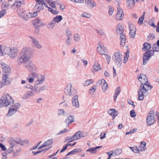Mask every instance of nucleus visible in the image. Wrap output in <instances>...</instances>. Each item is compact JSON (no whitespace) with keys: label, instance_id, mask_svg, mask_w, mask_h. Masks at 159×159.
<instances>
[{"label":"nucleus","instance_id":"obj_1","mask_svg":"<svg viewBox=\"0 0 159 159\" xmlns=\"http://www.w3.org/2000/svg\"><path fill=\"white\" fill-rule=\"evenodd\" d=\"M139 81L141 83L139 90L138 91V99L139 100H143L144 98V94L147 95L148 92L147 90H151L152 87L148 83V79L146 75L144 74H141L139 77Z\"/></svg>","mask_w":159,"mask_h":159},{"label":"nucleus","instance_id":"obj_2","mask_svg":"<svg viewBox=\"0 0 159 159\" xmlns=\"http://www.w3.org/2000/svg\"><path fill=\"white\" fill-rule=\"evenodd\" d=\"M1 66L4 74L3 75L2 79L0 82V88H1L5 85L8 84L11 82L10 79L8 76V74L11 72L10 67L4 63L1 64Z\"/></svg>","mask_w":159,"mask_h":159},{"label":"nucleus","instance_id":"obj_3","mask_svg":"<svg viewBox=\"0 0 159 159\" xmlns=\"http://www.w3.org/2000/svg\"><path fill=\"white\" fill-rule=\"evenodd\" d=\"M13 103L14 101L11 97L8 94H4L0 99V108L11 106Z\"/></svg>","mask_w":159,"mask_h":159},{"label":"nucleus","instance_id":"obj_4","mask_svg":"<svg viewBox=\"0 0 159 159\" xmlns=\"http://www.w3.org/2000/svg\"><path fill=\"white\" fill-rule=\"evenodd\" d=\"M18 49L16 48H11L5 47L3 49V52L8 55L12 59L16 58L18 53Z\"/></svg>","mask_w":159,"mask_h":159},{"label":"nucleus","instance_id":"obj_5","mask_svg":"<svg viewBox=\"0 0 159 159\" xmlns=\"http://www.w3.org/2000/svg\"><path fill=\"white\" fill-rule=\"evenodd\" d=\"M32 52L29 48L25 47L23 48L20 52V55L27 60L28 61L29 58L32 56Z\"/></svg>","mask_w":159,"mask_h":159},{"label":"nucleus","instance_id":"obj_6","mask_svg":"<svg viewBox=\"0 0 159 159\" xmlns=\"http://www.w3.org/2000/svg\"><path fill=\"white\" fill-rule=\"evenodd\" d=\"M113 60L118 67H120L122 64V55L119 52H115L113 56Z\"/></svg>","mask_w":159,"mask_h":159},{"label":"nucleus","instance_id":"obj_7","mask_svg":"<svg viewBox=\"0 0 159 159\" xmlns=\"http://www.w3.org/2000/svg\"><path fill=\"white\" fill-rule=\"evenodd\" d=\"M30 76L32 78H34V80H37L34 84V91H35V93H37L40 91V80H39V75L36 73L32 72L30 75Z\"/></svg>","mask_w":159,"mask_h":159},{"label":"nucleus","instance_id":"obj_8","mask_svg":"<svg viewBox=\"0 0 159 159\" xmlns=\"http://www.w3.org/2000/svg\"><path fill=\"white\" fill-rule=\"evenodd\" d=\"M153 54L154 51L152 50H150L144 53L143 58V64L144 65L146 64Z\"/></svg>","mask_w":159,"mask_h":159},{"label":"nucleus","instance_id":"obj_9","mask_svg":"<svg viewBox=\"0 0 159 159\" xmlns=\"http://www.w3.org/2000/svg\"><path fill=\"white\" fill-rule=\"evenodd\" d=\"M72 87L71 84L67 85L64 89V93L66 95L71 96L75 94V90Z\"/></svg>","mask_w":159,"mask_h":159},{"label":"nucleus","instance_id":"obj_10","mask_svg":"<svg viewBox=\"0 0 159 159\" xmlns=\"http://www.w3.org/2000/svg\"><path fill=\"white\" fill-rule=\"evenodd\" d=\"M155 121L154 111L153 110H151L147 116V124L148 125H150L153 124Z\"/></svg>","mask_w":159,"mask_h":159},{"label":"nucleus","instance_id":"obj_11","mask_svg":"<svg viewBox=\"0 0 159 159\" xmlns=\"http://www.w3.org/2000/svg\"><path fill=\"white\" fill-rule=\"evenodd\" d=\"M18 14L19 16L21 17L23 19L27 20L30 18V12L25 13V11L22 9L18 11Z\"/></svg>","mask_w":159,"mask_h":159},{"label":"nucleus","instance_id":"obj_12","mask_svg":"<svg viewBox=\"0 0 159 159\" xmlns=\"http://www.w3.org/2000/svg\"><path fill=\"white\" fill-rule=\"evenodd\" d=\"M53 142V141L52 139H48L45 141L43 144L40 146V153L43 152H44L45 151H46L49 149L51 147H49L48 148L41 149L43 148L51 145L52 143Z\"/></svg>","mask_w":159,"mask_h":159},{"label":"nucleus","instance_id":"obj_13","mask_svg":"<svg viewBox=\"0 0 159 159\" xmlns=\"http://www.w3.org/2000/svg\"><path fill=\"white\" fill-rule=\"evenodd\" d=\"M97 50L98 52L101 55H106V53H108L107 49L104 45H98Z\"/></svg>","mask_w":159,"mask_h":159},{"label":"nucleus","instance_id":"obj_14","mask_svg":"<svg viewBox=\"0 0 159 159\" xmlns=\"http://www.w3.org/2000/svg\"><path fill=\"white\" fill-rule=\"evenodd\" d=\"M124 14L121 9L119 6L117 7V13L115 16V19L118 20H122L124 17Z\"/></svg>","mask_w":159,"mask_h":159},{"label":"nucleus","instance_id":"obj_15","mask_svg":"<svg viewBox=\"0 0 159 159\" xmlns=\"http://www.w3.org/2000/svg\"><path fill=\"white\" fill-rule=\"evenodd\" d=\"M25 66L30 71H33L36 70V67L29 60L25 64Z\"/></svg>","mask_w":159,"mask_h":159},{"label":"nucleus","instance_id":"obj_16","mask_svg":"<svg viewBox=\"0 0 159 159\" xmlns=\"http://www.w3.org/2000/svg\"><path fill=\"white\" fill-rule=\"evenodd\" d=\"M10 5V4L6 2H3L2 5V8H3L4 10L0 12V18L4 15L6 13L5 11L8 9Z\"/></svg>","mask_w":159,"mask_h":159},{"label":"nucleus","instance_id":"obj_17","mask_svg":"<svg viewBox=\"0 0 159 159\" xmlns=\"http://www.w3.org/2000/svg\"><path fill=\"white\" fill-rule=\"evenodd\" d=\"M78 98V95H76L73 98L72 100V105L73 107L76 108H79L80 106V104Z\"/></svg>","mask_w":159,"mask_h":159},{"label":"nucleus","instance_id":"obj_18","mask_svg":"<svg viewBox=\"0 0 159 159\" xmlns=\"http://www.w3.org/2000/svg\"><path fill=\"white\" fill-rule=\"evenodd\" d=\"M28 60L23 57L20 54L17 59V64L18 65H20L23 62L24 63V65L26 64Z\"/></svg>","mask_w":159,"mask_h":159},{"label":"nucleus","instance_id":"obj_19","mask_svg":"<svg viewBox=\"0 0 159 159\" xmlns=\"http://www.w3.org/2000/svg\"><path fill=\"white\" fill-rule=\"evenodd\" d=\"M85 136L82 132L80 131H78L76 132L75 134L73 136V139L75 141L80 139V138Z\"/></svg>","mask_w":159,"mask_h":159},{"label":"nucleus","instance_id":"obj_20","mask_svg":"<svg viewBox=\"0 0 159 159\" xmlns=\"http://www.w3.org/2000/svg\"><path fill=\"white\" fill-rule=\"evenodd\" d=\"M85 3L91 8H93L97 6L96 3L93 0H85Z\"/></svg>","mask_w":159,"mask_h":159},{"label":"nucleus","instance_id":"obj_21","mask_svg":"<svg viewBox=\"0 0 159 159\" xmlns=\"http://www.w3.org/2000/svg\"><path fill=\"white\" fill-rule=\"evenodd\" d=\"M32 22L33 25L35 28L36 31L39 32V31H36L37 29L39 28L40 26V19L37 18L32 21Z\"/></svg>","mask_w":159,"mask_h":159},{"label":"nucleus","instance_id":"obj_22","mask_svg":"<svg viewBox=\"0 0 159 159\" xmlns=\"http://www.w3.org/2000/svg\"><path fill=\"white\" fill-rule=\"evenodd\" d=\"M102 147V146H96L95 147H91L86 150V151L89 152L91 154L96 153L97 152V149Z\"/></svg>","mask_w":159,"mask_h":159},{"label":"nucleus","instance_id":"obj_23","mask_svg":"<svg viewBox=\"0 0 159 159\" xmlns=\"http://www.w3.org/2000/svg\"><path fill=\"white\" fill-rule=\"evenodd\" d=\"M11 106L10 109L16 112L20 107V105L19 103H13Z\"/></svg>","mask_w":159,"mask_h":159},{"label":"nucleus","instance_id":"obj_24","mask_svg":"<svg viewBox=\"0 0 159 159\" xmlns=\"http://www.w3.org/2000/svg\"><path fill=\"white\" fill-rule=\"evenodd\" d=\"M35 93L34 92V91L31 90L28 91L23 96V98L24 99H27L30 98V97L33 95Z\"/></svg>","mask_w":159,"mask_h":159},{"label":"nucleus","instance_id":"obj_25","mask_svg":"<svg viewBox=\"0 0 159 159\" xmlns=\"http://www.w3.org/2000/svg\"><path fill=\"white\" fill-rule=\"evenodd\" d=\"M120 40L121 46L122 47L124 46L125 43L126 38L125 35L124 34L120 35Z\"/></svg>","mask_w":159,"mask_h":159},{"label":"nucleus","instance_id":"obj_26","mask_svg":"<svg viewBox=\"0 0 159 159\" xmlns=\"http://www.w3.org/2000/svg\"><path fill=\"white\" fill-rule=\"evenodd\" d=\"M116 112V110L113 109H110L108 111V113L111 115L112 116V120H113L115 118L116 116H117V115L115 114Z\"/></svg>","mask_w":159,"mask_h":159},{"label":"nucleus","instance_id":"obj_27","mask_svg":"<svg viewBox=\"0 0 159 159\" xmlns=\"http://www.w3.org/2000/svg\"><path fill=\"white\" fill-rule=\"evenodd\" d=\"M124 30L121 25L119 24L116 29V31L117 34L120 35L123 34Z\"/></svg>","mask_w":159,"mask_h":159},{"label":"nucleus","instance_id":"obj_28","mask_svg":"<svg viewBox=\"0 0 159 159\" xmlns=\"http://www.w3.org/2000/svg\"><path fill=\"white\" fill-rule=\"evenodd\" d=\"M136 0H127V7L132 8L134 6L135 3H137Z\"/></svg>","mask_w":159,"mask_h":159},{"label":"nucleus","instance_id":"obj_29","mask_svg":"<svg viewBox=\"0 0 159 159\" xmlns=\"http://www.w3.org/2000/svg\"><path fill=\"white\" fill-rule=\"evenodd\" d=\"M143 47L142 48V50L143 51H145L150 49L151 48V45L147 42H145L143 44Z\"/></svg>","mask_w":159,"mask_h":159},{"label":"nucleus","instance_id":"obj_30","mask_svg":"<svg viewBox=\"0 0 159 159\" xmlns=\"http://www.w3.org/2000/svg\"><path fill=\"white\" fill-rule=\"evenodd\" d=\"M30 38H31L32 40L33 46L38 48H39V41H38L36 39L32 37H30Z\"/></svg>","mask_w":159,"mask_h":159},{"label":"nucleus","instance_id":"obj_31","mask_svg":"<svg viewBox=\"0 0 159 159\" xmlns=\"http://www.w3.org/2000/svg\"><path fill=\"white\" fill-rule=\"evenodd\" d=\"M146 142L145 141H142L141 142V145L139 147L140 151H145L146 150Z\"/></svg>","mask_w":159,"mask_h":159},{"label":"nucleus","instance_id":"obj_32","mask_svg":"<svg viewBox=\"0 0 159 159\" xmlns=\"http://www.w3.org/2000/svg\"><path fill=\"white\" fill-rule=\"evenodd\" d=\"M120 87H117L115 90V94L113 96L115 101L116 100L118 96L120 94Z\"/></svg>","mask_w":159,"mask_h":159},{"label":"nucleus","instance_id":"obj_33","mask_svg":"<svg viewBox=\"0 0 159 159\" xmlns=\"http://www.w3.org/2000/svg\"><path fill=\"white\" fill-rule=\"evenodd\" d=\"M82 151V150L80 149L75 148L70 151L66 155V156H69L71 154H74L76 152H80Z\"/></svg>","mask_w":159,"mask_h":159},{"label":"nucleus","instance_id":"obj_34","mask_svg":"<svg viewBox=\"0 0 159 159\" xmlns=\"http://www.w3.org/2000/svg\"><path fill=\"white\" fill-rule=\"evenodd\" d=\"M75 143H76V142H74L72 144V145H71V143H68V144H67L64 145L63 146V148L60 151V152H61V153L62 152L64 151H65V150H66L67 149V148L68 146H74L75 144Z\"/></svg>","mask_w":159,"mask_h":159},{"label":"nucleus","instance_id":"obj_35","mask_svg":"<svg viewBox=\"0 0 159 159\" xmlns=\"http://www.w3.org/2000/svg\"><path fill=\"white\" fill-rule=\"evenodd\" d=\"M129 29L130 31H132L133 32H136V28L134 25L129 22L128 23Z\"/></svg>","mask_w":159,"mask_h":159},{"label":"nucleus","instance_id":"obj_36","mask_svg":"<svg viewBox=\"0 0 159 159\" xmlns=\"http://www.w3.org/2000/svg\"><path fill=\"white\" fill-rule=\"evenodd\" d=\"M93 68L95 71H99L101 70L100 65L98 63H95L93 65Z\"/></svg>","mask_w":159,"mask_h":159},{"label":"nucleus","instance_id":"obj_37","mask_svg":"<svg viewBox=\"0 0 159 159\" xmlns=\"http://www.w3.org/2000/svg\"><path fill=\"white\" fill-rule=\"evenodd\" d=\"M62 19V16L61 15L57 16L53 18V20L56 23H58Z\"/></svg>","mask_w":159,"mask_h":159},{"label":"nucleus","instance_id":"obj_38","mask_svg":"<svg viewBox=\"0 0 159 159\" xmlns=\"http://www.w3.org/2000/svg\"><path fill=\"white\" fill-rule=\"evenodd\" d=\"M46 79V75L45 74L40 75V84L44 83Z\"/></svg>","mask_w":159,"mask_h":159},{"label":"nucleus","instance_id":"obj_39","mask_svg":"<svg viewBox=\"0 0 159 159\" xmlns=\"http://www.w3.org/2000/svg\"><path fill=\"white\" fill-rule=\"evenodd\" d=\"M55 24L56 23L52 20L48 24L47 27L49 29H52L55 25Z\"/></svg>","mask_w":159,"mask_h":159},{"label":"nucleus","instance_id":"obj_40","mask_svg":"<svg viewBox=\"0 0 159 159\" xmlns=\"http://www.w3.org/2000/svg\"><path fill=\"white\" fill-rule=\"evenodd\" d=\"M129 51H127V52L124 54V59L123 60V62L125 63L127 61H128V58L129 56Z\"/></svg>","mask_w":159,"mask_h":159},{"label":"nucleus","instance_id":"obj_41","mask_svg":"<svg viewBox=\"0 0 159 159\" xmlns=\"http://www.w3.org/2000/svg\"><path fill=\"white\" fill-rule=\"evenodd\" d=\"M74 39L76 42H79L80 39V36L78 33L74 34Z\"/></svg>","mask_w":159,"mask_h":159},{"label":"nucleus","instance_id":"obj_42","mask_svg":"<svg viewBox=\"0 0 159 159\" xmlns=\"http://www.w3.org/2000/svg\"><path fill=\"white\" fill-rule=\"evenodd\" d=\"M48 11L53 14H57L58 13V11L57 10H54L50 7H48Z\"/></svg>","mask_w":159,"mask_h":159},{"label":"nucleus","instance_id":"obj_43","mask_svg":"<svg viewBox=\"0 0 159 159\" xmlns=\"http://www.w3.org/2000/svg\"><path fill=\"white\" fill-rule=\"evenodd\" d=\"M114 152V156H118L121 154L122 152V150L120 149H117L113 151Z\"/></svg>","mask_w":159,"mask_h":159},{"label":"nucleus","instance_id":"obj_44","mask_svg":"<svg viewBox=\"0 0 159 159\" xmlns=\"http://www.w3.org/2000/svg\"><path fill=\"white\" fill-rule=\"evenodd\" d=\"M97 86L93 85L92 88L89 90V93L91 94H93L96 89Z\"/></svg>","mask_w":159,"mask_h":159},{"label":"nucleus","instance_id":"obj_45","mask_svg":"<svg viewBox=\"0 0 159 159\" xmlns=\"http://www.w3.org/2000/svg\"><path fill=\"white\" fill-rule=\"evenodd\" d=\"M74 141V139H73V136L71 137H68L65 138L64 141V142L65 143L68 141V143H70Z\"/></svg>","mask_w":159,"mask_h":159},{"label":"nucleus","instance_id":"obj_46","mask_svg":"<svg viewBox=\"0 0 159 159\" xmlns=\"http://www.w3.org/2000/svg\"><path fill=\"white\" fill-rule=\"evenodd\" d=\"M93 83V81L92 79H89L86 81L84 84V85L85 86H87L90 84Z\"/></svg>","mask_w":159,"mask_h":159},{"label":"nucleus","instance_id":"obj_47","mask_svg":"<svg viewBox=\"0 0 159 159\" xmlns=\"http://www.w3.org/2000/svg\"><path fill=\"white\" fill-rule=\"evenodd\" d=\"M43 5L45 6L48 8V5L46 3H45L44 1L43 0H40V9H43L44 8Z\"/></svg>","mask_w":159,"mask_h":159},{"label":"nucleus","instance_id":"obj_48","mask_svg":"<svg viewBox=\"0 0 159 159\" xmlns=\"http://www.w3.org/2000/svg\"><path fill=\"white\" fill-rule=\"evenodd\" d=\"M152 49L154 52L155 51L156 52H159V46H157V44L155 43L152 46Z\"/></svg>","mask_w":159,"mask_h":159},{"label":"nucleus","instance_id":"obj_49","mask_svg":"<svg viewBox=\"0 0 159 159\" xmlns=\"http://www.w3.org/2000/svg\"><path fill=\"white\" fill-rule=\"evenodd\" d=\"M9 144L11 146V147L10 148L11 151H12V149L13 148V147L15 145V143H16L15 140H11L9 142Z\"/></svg>","mask_w":159,"mask_h":159},{"label":"nucleus","instance_id":"obj_50","mask_svg":"<svg viewBox=\"0 0 159 159\" xmlns=\"http://www.w3.org/2000/svg\"><path fill=\"white\" fill-rule=\"evenodd\" d=\"M16 113V112L15 111L10 108L9 110L8 113L7 114V116H10L15 114Z\"/></svg>","mask_w":159,"mask_h":159},{"label":"nucleus","instance_id":"obj_51","mask_svg":"<svg viewBox=\"0 0 159 159\" xmlns=\"http://www.w3.org/2000/svg\"><path fill=\"white\" fill-rule=\"evenodd\" d=\"M66 33L67 37L70 38V37L72 35L71 32L69 28H66Z\"/></svg>","mask_w":159,"mask_h":159},{"label":"nucleus","instance_id":"obj_52","mask_svg":"<svg viewBox=\"0 0 159 159\" xmlns=\"http://www.w3.org/2000/svg\"><path fill=\"white\" fill-rule=\"evenodd\" d=\"M154 19H152L150 20L148 22V24L149 25L153 27H156V26L155 25L154 23Z\"/></svg>","mask_w":159,"mask_h":159},{"label":"nucleus","instance_id":"obj_53","mask_svg":"<svg viewBox=\"0 0 159 159\" xmlns=\"http://www.w3.org/2000/svg\"><path fill=\"white\" fill-rule=\"evenodd\" d=\"M108 85L107 83H105V84H103V85L102 86V91L103 92H105L106 91L107 89Z\"/></svg>","mask_w":159,"mask_h":159},{"label":"nucleus","instance_id":"obj_54","mask_svg":"<svg viewBox=\"0 0 159 159\" xmlns=\"http://www.w3.org/2000/svg\"><path fill=\"white\" fill-rule=\"evenodd\" d=\"M81 16L82 17H85L87 18H90L91 17L90 14H89L87 13L84 12L82 13L81 14Z\"/></svg>","mask_w":159,"mask_h":159},{"label":"nucleus","instance_id":"obj_55","mask_svg":"<svg viewBox=\"0 0 159 159\" xmlns=\"http://www.w3.org/2000/svg\"><path fill=\"white\" fill-rule=\"evenodd\" d=\"M155 38L154 35L153 34H150L148 36L147 38V40L148 41L150 40L153 39Z\"/></svg>","mask_w":159,"mask_h":159},{"label":"nucleus","instance_id":"obj_56","mask_svg":"<svg viewBox=\"0 0 159 159\" xmlns=\"http://www.w3.org/2000/svg\"><path fill=\"white\" fill-rule=\"evenodd\" d=\"M65 113V111L63 109H59L58 110L57 115L58 116H60L61 115H64Z\"/></svg>","mask_w":159,"mask_h":159},{"label":"nucleus","instance_id":"obj_57","mask_svg":"<svg viewBox=\"0 0 159 159\" xmlns=\"http://www.w3.org/2000/svg\"><path fill=\"white\" fill-rule=\"evenodd\" d=\"M16 143L23 145L24 144V142L20 139H17L15 140Z\"/></svg>","mask_w":159,"mask_h":159},{"label":"nucleus","instance_id":"obj_58","mask_svg":"<svg viewBox=\"0 0 159 159\" xmlns=\"http://www.w3.org/2000/svg\"><path fill=\"white\" fill-rule=\"evenodd\" d=\"M129 35L131 38H134L135 37L136 34V32H133L132 31H130Z\"/></svg>","mask_w":159,"mask_h":159},{"label":"nucleus","instance_id":"obj_59","mask_svg":"<svg viewBox=\"0 0 159 159\" xmlns=\"http://www.w3.org/2000/svg\"><path fill=\"white\" fill-rule=\"evenodd\" d=\"M144 16H141L139 19L138 23L139 24H142L143 23V21L144 19Z\"/></svg>","mask_w":159,"mask_h":159},{"label":"nucleus","instance_id":"obj_60","mask_svg":"<svg viewBox=\"0 0 159 159\" xmlns=\"http://www.w3.org/2000/svg\"><path fill=\"white\" fill-rule=\"evenodd\" d=\"M30 18H31L36 17L38 15V14L37 11H36L33 13L30 12Z\"/></svg>","mask_w":159,"mask_h":159},{"label":"nucleus","instance_id":"obj_61","mask_svg":"<svg viewBox=\"0 0 159 159\" xmlns=\"http://www.w3.org/2000/svg\"><path fill=\"white\" fill-rule=\"evenodd\" d=\"M67 129L66 128H65L63 130H61L59 131L57 134V135H60L66 133L67 131Z\"/></svg>","mask_w":159,"mask_h":159},{"label":"nucleus","instance_id":"obj_62","mask_svg":"<svg viewBox=\"0 0 159 159\" xmlns=\"http://www.w3.org/2000/svg\"><path fill=\"white\" fill-rule=\"evenodd\" d=\"M107 54L108 53H106V55H104L105 56V58L107 61L108 63H109L111 57L109 55H107Z\"/></svg>","mask_w":159,"mask_h":159},{"label":"nucleus","instance_id":"obj_63","mask_svg":"<svg viewBox=\"0 0 159 159\" xmlns=\"http://www.w3.org/2000/svg\"><path fill=\"white\" fill-rule=\"evenodd\" d=\"M21 5V2L20 1H17L15 2L13 5L15 6H16L17 7H20Z\"/></svg>","mask_w":159,"mask_h":159},{"label":"nucleus","instance_id":"obj_64","mask_svg":"<svg viewBox=\"0 0 159 159\" xmlns=\"http://www.w3.org/2000/svg\"><path fill=\"white\" fill-rule=\"evenodd\" d=\"M67 118L68 119V120L70 123L74 121V116H70Z\"/></svg>","mask_w":159,"mask_h":159}]
</instances>
